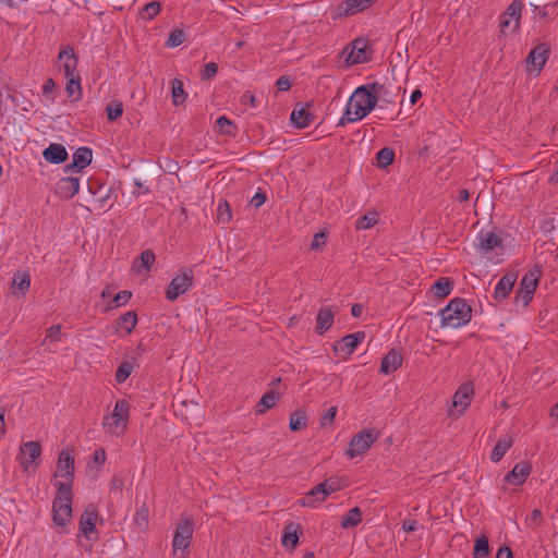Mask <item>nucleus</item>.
I'll return each mask as SVG.
<instances>
[{
    "instance_id": "obj_1",
    "label": "nucleus",
    "mask_w": 558,
    "mask_h": 558,
    "mask_svg": "<svg viewBox=\"0 0 558 558\" xmlns=\"http://www.w3.org/2000/svg\"><path fill=\"white\" fill-rule=\"evenodd\" d=\"M377 98L366 86L357 87L348 100L343 116L338 121V126H344L365 118L376 106Z\"/></svg>"
},
{
    "instance_id": "obj_2",
    "label": "nucleus",
    "mask_w": 558,
    "mask_h": 558,
    "mask_svg": "<svg viewBox=\"0 0 558 558\" xmlns=\"http://www.w3.org/2000/svg\"><path fill=\"white\" fill-rule=\"evenodd\" d=\"M440 316L442 326L459 328L471 320L472 308L465 300L454 298L441 310Z\"/></svg>"
},
{
    "instance_id": "obj_3",
    "label": "nucleus",
    "mask_w": 558,
    "mask_h": 558,
    "mask_svg": "<svg viewBox=\"0 0 558 558\" xmlns=\"http://www.w3.org/2000/svg\"><path fill=\"white\" fill-rule=\"evenodd\" d=\"M130 416V404L126 400L120 399L116 402L110 414L104 416L102 427L106 434L119 437L128 428Z\"/></svg>"
},
{
    "instance_id": "obj_4",
    "label": "nucleus",
    "mask_w": 558,
    "mask_h": 558,
    "mask_svg": "<svg viewBox=\"0 0 558 558\" xmlns=\"http://www.w3.org/2000/svg\"><path fill=\"white\" fill-rule=\"evenodd\" d=\"M58 495L52 505L53 522L64 526L72 515V494L70 483L57 482Z\"/></svg>"
},
{
    "instance_id": "obj_5",
    "label": "nucleus",
    "mask_w": 558,
    "mask_h": 558,
    "mask_svg": "<svg viewBox=\"0 0 558 558\" xmlns=\"http://www.w3.org/2000/svg\"><path fill=\"white\" fill-rule=\"evenodd\" d=\"M378 433H374L371 429H363L351 438L349 442V448L347 450V454L350 458H355L357 456L364 454L378 439Z\"/></svg>"
},
{
    "instance_id": "obj_6",
    "label": "nucleus",
    "mask_w": 558,
    "mask_h": 558,
    "mask_svg": "<svg viewBox=\"0 0 558 558\" xmlns=\"http://www.w3.org/2000/svg\"><path fill=\"white\" fill-rule=\"evenodd\" d=\"M193 283V272L191 269H184L181 274H178L170 281L167 290L166 298L169 301L177 300L180 295L185 293Z\"/></svg>"
},
{
    "instance_id": "obj_7",
    "label": "nucleus",
    "mask_w": 558,
    "mask_h": 558,
    "mask_svg": "<svg viewBox=\"0 0 558 558\" xmlns=\"http://www.w3.org/2000/svg\"><path fill=\"white\" fill-rule=\"evenodd\" d=\"M524 3L522 0H513L500 17V28L505 33L506 29L515 32L519 28L522 9Z\"/></svg>"
},
{
    "instance_id": "obj_8",
    "label": "nucleus",
    "mask_w": 558,
    "mask_h": 558,
    "mask_svg": "<svg viewBox=\"0 0 558 558\" xmlns=\"http://www.w3.org/2000/svg\"><path fill=\"white\" fill-rule=\"evenodd\" d=\"M193 536V523L189 519H181L175 526L172 547L175 553L179 549H186Z\"/></svg>"
},
{
    "instance_id": "obj_9",
    "label": "nucleus",
    "mask_w": 558,
    "mask_h": 558,
    "mask_svg": "<svg viewBox=\"0 0 558 558\" xmlns=\"http://www.w3.org/2000/svg\"><path fill=\"white\" fill-rule=\"evenodd\" d=\"M41 454L40 444L37 441H27L20 447V464L24 471L38 465V458Z\"/></svg>"
},
{
    "instance_id": "obj_10",
    "label": "nucleus",
    "mask_w": 558,
    "mask_h": 558,
    "mask_svg": "<svg viewBox=\"0 0 558 558\" xmlns=\"http://www.w3.org/2000/svg\"><path fill=\"white\" fill-rule=\"evenodd\" d=\"M364 338L363 331L347 335L333 345V351L345 359L353 353Z\"/></svg>"
},
{
    "instance_id": "obj_11",
    "label": "nucleus",
    "mask_w": 558,
    "mask_h": 558,
    "mask_svg": "<svg viewBox=\"0 0 558 558\" xmlns=\"http://www.w3.org/2000/svg\"><path fill=\"white\" fill-rule=\"evenodd\" d=\"M374 0H344L337 5L333 19H342L354 15L367 9Z\"/></svg>"
},
{
    "instance_id": "obj_12",
    "label": "nucleus",
    "mask_w": 558,
    "mask_h": 558,
    "mask_svg": "<svg viewBox=\"0 0 558 558\" xmlns=\"http://www.w3.org/2000/svg\"><path fill=\"white\" fill-rule=\"evenodd\" d=\"M59 61L61 62L60 68L63 69L64 76H77L76 68H77V58L75 56L74 49L71 46H65L62 48L58 56Z\"/></svg>"
},
{
    "instance_id": "obj_13",
    "label": "nucleus",
    "mask_w": 558,
    "mask_h": 558,
    "mask_svg": "<svg viewBox=\"0 0 558 558\" xmlns=\"http://www.w3.org/2000/svg\"><path fill=\"white\" fill-rule=\"evenodd\" d=\"M303 534L302 526L295 522H289L281 536V544L288 551H293L299 545L300 536Z\"/></svg>"
},
{
    "instance_id": "obj_14",
    "label": "nucleus",
    "mask_w": 558,
    "mask_h": 558,
    "mask_svg": "<svg viewBox=\"0 0 558 558\" xmlns=\"http://www.w3.org/2000/svg\"><path fill=\"white\" fill-rule=\"evenodd\" d=\"M57 477H65L66 483H72L74 475V458L68 450H62L59 454L56 474Z\"/></svg>"
},
{
    "instance_id": "obj_15",
    "label": "nucleus",
    "mask_w": 558,
    "mask_h": 558,
    "mask_svg": "<svg viewBox=\"0 0 558 558\" xmlns=\"http://www.w3.org/2000/svg\"><path fill=\"white\" fill-rule=\"evenodd\" d=\"M80 190V179L66 177L62 178L58 181L56 185V194L63 198L70 199L72 198Z\"/></svg>"
},
{
    "instance_id": "obj_16",
    "label": "nucleus",
    "mask_w": 558,
    "mask_h": 558,
    "mask_svg": "<svg viewBox=\"0 0 558 558\" xmlns=\"http://www.w3.org/2000/svg\"><path fill=\"white\" fill-rule=\"evenodd\" d=\"M93 159L92 149L88 147H80L73 154L72 162L64 167V171L68 172L73 169L82 170L90 165Z\"/></svg>"
},
{
    "instance_id": "obj_17",
    "label": "nucleus",
    "mask_w": 558,
    "mask_h": 558,
    "mask_svg": "<svg viewBox=\"0 0 558 558\" xmlns=\"http://www.w3.org/2000/svg\"><path fill=\"white\" fill-rule=\"evenodd\" d=\"M98 513L94 506H88L80 518V531L87 538H90V534L95 530Z\"/></svg>"
},
{
    "instance_id": "obj_18",
    "label": "nucleus",
    "mask_w": 558,
    "mask_h": 558,
    "mask_svg": "<svg viewBox=\"0 0 558 558\" xmlns=\"http://www.w3.org/2000/svg\"><path fill=\"white\" fill-rule=\"evenodd\" d=\"M43 156L48 162L58 165L68 159V151L63 145L52 143L44 149Z\"/></svg>"
},
{
    "instance_id": "obj_19",
    "label": "nucleus",
    "mask_w": 558,
    "mask_h": 558,
    "mask_svg": "<svg viewBox=\"0 0 558 558\" xmlns=\"http://www.w3.org/2000/svg\"><path fill=\"white\" fill-rule=\"evenodd\" d=\"M531 465L527 462H520L506 475L505 480L513 485H521L530 475Z\"/></svg>"
},
{
    "instance_id": "obj_20",
    "label": "nucleus",
    "mask_w": 558,
    "mask_h": 558,
    "mask_svg": "<svg viewBox=\"0 0 558 558\" xmlns=\"http://www.w3.org/2000/svg\"><path fill=\"white\" fill-rule=\"evenodd\" d=\"M517 280V276L514 274L508 272L504 275L498 283L496 284L494 298L497 301H501L508 296L511 292Z\"/></svg>"
},
{
    "instance_id": "obj_21",
    "label": "nucleus",
    "mask_w": 558,
    "mask_h": 558,
    "mask_svg": "<svg viewBox=\"0 0 558 558\" xmlns=\"http://www.w3.org/2000/svg\"><path fill=\"white\" fill-rule=\"evenodd\" d=\"M548 58V48L545 45L536 46L527 56L526 62L534 70L541 71Z\"/></svg>"
},
{
    "instance_id": "obj_22",
    "label": "nucleus",
    "mask_w": 558,
    "mask_h": 558,
    "mask_svg": "<svg viewBox=\"0 0 558 558\" xmlns=\"http://www.w3.org/2000/svg\"><path fill=\"white\" fill-rule=\"evenodd\" d=\"M502 245V240L499 234L494 232H487L485 234H481L478 238L477 247L481 253L488 254L496 247Z\"/></svg>"
},
{
    "instance_id": "obj_23",
    "label": "nucleus",
    "mask_w": 558,
    "mask_h": 558,
    "mask_svg": "<svg viewBox=\"0 0 558 558\" xmlns=\"http://www.w3.org/2000/svg\"><path fill=\"white\" fill-rule=\"evenodd\" d=\"M333 318L335 313L331 311L330 307H320L316 317V331L319 335H323L332 326Z\"/></svg>"
},
{
    "instance_id": "obj_24",
    "label": "nucleus",
    "mask_w": 558,
    "mask_h": 558,
    "mask_svg": "<svg viewBox=\"0 0 558 558\" xmlns=\"http://www.w3.org/2000/svg\"><path fill=\"white\" fill-rule=\"evenodd\" d=\"M473 388L471 385L461 386L453 396V405L460 408V414L470 405Z\"/></svg>"
},
{
    "instance_id": "obj_25",
    "label": "nucleus",
    "mask_w": 558,
    "mask_h": 558,
    "mask_svg": "<svg viewBox=\"0 0 558 558\" xmlns=\"http://www.w3.org/2000/svg\"><path fill=\"white\" fill-rule=\"evenodd\" d=\"M401 364L402 356L396 350H390L381 361L380 372L389 375L397 371Z\"/></svg>"
},
{
    "instance_id": "obj_26",
    "label": "nucleus",
    "mask_w": 558,
    "mask_h": 558,
    "mask_svg": "<svg viewBox=\"0 0 558 558\" xmlns=\"http://www.w3.org/2000/svg\"><path fill=\"white\" fill-rule=\"evenodd\" d=\"M137 324V315L134 311L126 312L123 314L117 322L116 330L117 332L124 331L126 335H130Z\"/></svg>"
},
{
    "instance_id": "obj_27",
    "label": "nucleus",
    "mask_w": 558,
    "mask_h": 558,
    "mask_svg": "<svg viewBox=\"0 0 558 558\" xmlns=\"http://www.w3.org/2000/svg\"><path fill=\"white\" fill-rule=\"evenodd\" d=\"M291 121L296 128L304 129L312 123L313 114L311 113L308 107L294 109L291 113Z\"/></svg>"
},
{
    "instance_id": "obj_28",
    "label": "nucleus",
    "mask_w": 558,
    "mask_h": 558,
    "mask_svg": "<svg viewBox=\"0 0 558 558\" xmlns=\"http://www.w3.org/2000/svg\"><path fill=\"white\" fill-rule=\"evenodd\" d=\"M453 288V282L451 279L447 277H440L435 281V283L432 286V292L437 298H446L448 296Z\"/></svg>"
},
{
    "instance_id": "obj_29",
    "label": "nucleus",
    "mask_w": 558,
    "mask_h": 558,
    "mask_svg": "<svg viewBox=\"0 0 558 558\" xmlns=\"http://www.w3.org/2000/svg\"><path fill=\"white\" fill-rule=\"evenodd\" d=\"M539 280V272L537 270H529L520 282V290H524L525 293L534 294Z\"/></svg>"
},
{
    "instance_id": "obj_30",
    "label": "nucleus",
    "mask_w": 558,
    "mask_h": 558,
    "mask_svg": "<svg viewBox=\"0 0 558 558\" xmlns=\"http://www.w3.org/2000/svg\"><path fill=\"white\" fill-rule=\"evenodd\" d=\"M512 446L511 437L505 436L500 438L495 447L493 448L490 460L493 462H498L502 459L509 448Z\"/></svg>"
},
{
    "instance_id": "obj_31",
    "label": "nucleus",
    "mask_w": 558,
    "mask_h": 558,
    "mask_svg": "<svg viewBox=\"0 0 558 558\" xmlns=\"http://www.w3.org/2000/svg\"><path fill=\"white\" fill-rule=\"evenodd\" d=\"M366 41L363 39H356L353 43V50L349 56V59L351 62L354 63H362L367 60L366 54Z\"/></svg>"
},
{
    "instance_id": "obj_32",
    "label": "nucleus",
    "mask_w": 558,
    "mask_h": 558,
    "mask_svg": "<svg viewBox=\"0 0 558 558\" xmlns=\"http://www.w3.org/2000/svg\"><path fill=\"white\" fill-rule=\"evenodd\" d=\"M279 398L280 396L272 389L265 392L257 403V413L262 414L271 409Z\"/></svg>"
},
{
    "instance_id": "obj_33",
    "label": "nucleus",
    "mask_w": 558,
    "mask_h": 558,
    "mask_svg": "<svg viewBox=\"0 0 558 558\" xmlns=\"http://www.w3.org/2000/svg\"><path fill=\"white\" fill-rule=\"evenodd\" d=\"M326 485L327 484L319 483L318 485L313 487L310 490L308 495L301 499V505L304 507H312L314 504L313 497H317L319 495H322L319 500H324L328 496V492L326 490Z\"/></svg>"
},
{
    "instance_id": "obj_34",
    "label": "nucleus",
    "mask_w": 558,
    "mask_h": 558,
    "mask_svg": "<svg viewBox=\"0 0 558 558\" xmlns=\"http://www.w3.org/2000/svg\"><path fill=\"white\" fill-rule=\"evenodd\" d=\"M307 416L304 410H296L291 413L289 427L292 432H298L306 426Z\"/></svg>"
},
{
    "instance_id": "obj_35",
    "label": "nucleus",
    "mask_w": 558,
    "mask_h": 558,
    "mask_svg": "<svg viewBox=\"0 0 558 558\" xmlns=\"http://www.w3.org/2000/svg\"><path fill=\"white\" fill-rule=\"evenodd\" d=\"M362 520V511L359 507H354L348 511L341 521L343 529L356 526Z\"/></svg>"
},
{
    "instance_id": "obj_36",
    "label": "nucleus",
    "mask_w": 558,
    "mask_h": 558,
    "mask_svg": "<svg viewBox=\"0 0 558 558\" xmlns=\"http://www.w3.org/2000/svg\"><path fill=\"white\" fill-rule=\"evenodd\" d=\"M65 78H66L65 92H66L68 96L72 97L75 94H77L75 97V100H78L82 97V87H81L80 75L65 77Z\"/></svg>"
},
{
    "instance_id": "obj_37",
    "label": "nucleus",
    "mask_w": 558,
    "mask_h": 558,
    "mask_svg": "<svg viewBox=\"0 0 558 558\" xmlns=\"http://www.w3.org/2000/svg\"><path fill=\"white\" fill-rule=\"evenodd\" d=\"M395 159V151L392 148L384 147L376 154L377 167L384 169L391 165Z\"/></svg>"
},
{
    "instance_id": "obj_38",
    "label": "nucleus",
    "mask_w": 558,
    "mask_h": 558,
    "mask_svg": "<svg viewBox=\"0 0 558 558\" xmlns=\"http://www.w3.org/2000/svg\"><path fill=\"white\" fill-rule=\"evenodd\" d=\"M378 221V214L376 211H368L360 217L355 222L357 230H366L375 226Z\"/></svg>"
},
{
    "instance_id": "obj_39",
    "label": "nucleus",
    "mask_w": 558,
    "mask_h": 558,
    "mask_svg": "<svg viewBox=\"0 0 558 558\" xmlns=\"http://www.w3.org/2000/svg\"><path fill=\"white\" fill-rule=\"evenodd\" d=\"M186 99V93L183 88V83L179 78L172 81V101L174 106L183 104Z\"/></svg>"
},
{
    "instance_id": "obj_40",
    "label": "nucleus",
    "mask_w": 558,
    "mask_h": 558,
    "mask_svg": "<svg viewBox=\"0 0 558 558\" xmlns=\"http://www.w3.org/2000/svg\"><path fill=\"white\" fill-rule=\"evenodd\" d=\"M135 363L132 361H123L116 372V380L118 384L124 383L132 374Z\"/></svg>"
},
{
    "instance_id": "obj_41",
    "label": "nucleus",
    "mask_w": 558,
    "mask_h": 558,
    "mask_svg": "<svg viewBox=\"0 0 558 558\" xmlns=\"http://www.w3.org/2000/svg\"><path fill=\"white\" fill-rule=\"evenodd\" d=\"M489 555V544L485 535L477 537L474 546V558H487Z\"/></svg>"
},
{
    "instance_id": "obj_42",
    "label": "nucleus",
    "mask_w": 558,
    "mask_h": 558,
    "mask_svg": "<svg viewBox=\"0 0 558 558\" xmlns=\"http://www.w3.org/2000/svg\"><path fill=\"white\" fill-rule=\"evenodd\" d=\"M108 120L116 121L123 113V104L119 100L110 101L106 107Z\"/></svg>"
},
{
    "instance_id": "obj_43",
    "label": "nucleus",
    "mask_w": 558,
    "mask_h": 558,
    "mask_svg": "<svg viewBox=\"0 0 558 558\" xmlns=\"http://www.w3.org/2000/svg\"><path fill=\"white\" fill-rule=\"evenodd\" d=\"M148 519H149V509L145 504H143L136 510L135 524L138 526V529L145 530L148 524Z\"/></svg>"
},
{
    "instance_id": "obj_44",
    "label": "nucleus",
    "mask_w": 558,
    "mask_h": 558,
    "mask_svg": "<svg viewBox=\"0 0 558 558\" xmlns=\"http://www.w3.org/2000/svg\"><path fill=\"white\" fill-rule=\"evenodd\" d=\"M161 9V3L159 1H151L147 3L142 11V16L145 20H153Z\"/></svg>"
},
{
    "instance_id": "obj_45",
    "label": "nucleus",
    "mask_w": 558,
    "mask_h": 558,
    "mask_svg": "<svg viewBox=\"0 0 558 558\" xmlns=\"http://www.w3.org/2000/svg\"><path fill=\"white\" fill-rule=\"evenodd\" d=\"M185 39V33L183 29L177 28L172 31L167 39L166 46L173 48L180 46Z\"/></svg>"
},
{
    "instance_id": "obj_46",
    "label": "nucleus",
    "mask_w": 558,
    "mask_h": 558,
    "mask_svg": "<svg viewBox=\"0 0 558 558\" xmlns=\"http://www.w3.org/2000/svg\"><path fill=\"white\" fill-rule=\"evenodd\" d=\"M543 513L539 509H534L531 514L525 518V524L529 527L535 529L543 524Z\"/></svg>"
},
{
    "instance_id": "obj_47",
    "label": "nucleus",
    "mask_w": 558,
    "mask_h": 558,
    "mask_svg": "<svg viewBox=\"0 0 558 558\" xmlns=\"http://www.w3.org/2000/svg\"><path fill=\"white\" fill-rule=\"evenodd\" d=\"M31 284L29 277L23 274H16L13 278V287L25 293Z\"/></svg>"
},
{
    "instance_id": "obj_48",
    "label": "nucleus",
    "mask_w": 558,
    "mask_h": 558,
    "mask_svg": "<svg viewBox=\"0 0 558 558\" xmlns=\"http://www.w3.org/2000/svg\"><path fill=\"white\" fill-rule=\"evenodd\" d=\"M141 266L145 269V271H149L151 268V265L155 262V254L151 250H145L142 252L140 256Z\"/></svg>"
},
{
    "instance_id": "obj_49",
    "label": "nucleus",
    "mask_w": 558,
    "mask_h": 558,
    "mask_svg": "<svg viewBox=\"0 0 558 558\" xmlns=\"http://www.w3.org/2000/svg\"><path fill=\"white\" fill-rule=\"evenodd\" d=\"M217 125L219 128V132L225 135L233 134V124L232 122L225 116L218 118Z\"/></svg>"
},
{
    "instance_id": "obj_50",
    "label": "nucleus",
    "mask_w": 558,
    "mask_h": 558,
    "mask_svg": "<svg viewBox=\"0 0 558 558\" xmlns=\"http://www.w3.org/2000/svg\"><path fill=\"white\" fill-rule=\"evenodd\" d=\"M217 218L222 223L229 222L231 220V210L227 202L219 204Z\"/></svg>"
},
{
    "instance_id": "obj_51",
    "label": "nucleus",
    "mask_w": 558,
    "mask_h": 558,
    "mask_svg": "<svg viewBox=\"0 0 558 558\" xmlns=\"http://www.w3.org/2000/svg\"><path fill=\"white\" fill-rule=\"evenodd\" d=\"M338 408L336 405L330 407L320 420V426L326 427L331 424L337 415Z\"/></svg>"
},
{
    "instance_id": "obj_52",
    "label": "nucleus",
    "mask_w": 558,
    "mask_h": 558,
    "mask_svg": "<svg viewBox=\"0 0 558 558\" xmlns=\"http://www.w3.org/2000/svg\"><path fill=\"white\" fill-rule=\"evenodd\" d=\"M218 71V65L215 62L207 63L202 71V78L208 81L213 78Z\"/></svg>"
},
{
    "instance_id": "obj_53",
    "label": "nucleus",
    "mask_w": 558,
    "mask_h": 558,
    "mask_svg": "<svg viewBox=\"0 0 558 558\" xmlns=\"http://www.w3.org/2000/svg\"><path fill=\"white\" fill-rule=\"evenodd\" d=\"M326 243V232L322 231L314 235V239L311 243V248L317 250L320 248Z\"/></svg>"
},
{
    "instance_id": "obj_54",
    "label": "nucleus",
    "mask_w": 558,
    "mask_h": 558,
    "mask_svg": "<svg viewBox=\"0 0 558 558\" xmlns=\"http://www.w3.org/2000/svg\"><path fill=\"white\" fill-rule=\"evenodd\" d=\"M132 293L128 290L120 291L116 294L113 301L116 302L117 306L124 305L128 303V301L131 299Z\"/></svg>"
},
{
    "instance_id": "obj_55",
    "label": "nucleus",
    "mask_w": 558,
    "mask_h": 558,
    "mask_svg": "<svg viewBox=\"0 0 558 558\" xmlns=\"http://www.w3.org/2000/svg\"><path fill=\"white\" fill-rule=\"evenodd\" d=\"M532 298H533L532 293H525L524 290L519 289L517 296H515V302L517 303L522 302L523 306H527L529 303L531 302Z\"/></svg>"
},
{
    "instance_id": "obj_56",
    "label": "nucleus",
    "mask_w": 558,
    "mask_h": 558,
    "mask_svg": "<svg viewBox=\"0 0 558 558\" xmlns=\"http://www.w3.org/2000/svg\"><path fill=\"white\" fill-rule=\"evenodd\" d=\"M276 86L279 90H289L291 88V81L288 76H281L277 80Z\"/></svg>"
},
{
    "instance_id": "obj_57",
    "label": "nucleus",
    "mask_w": 558,
    "mask_h": 558,
    "mask_svg": "<svg viewBox=\"0 0 558 558\" xmlns=\"http://www.w3.org/2000/svg\"><path fill=\"white\" fill-rule=\"evenodd\" d=\"M60 329H61L60 325L51 326V327L47 330L46 339H49V340H51V341H57V340H59Z\"/></svg>"
},
{
    "instance_id": "obj_58",
    "label": "nucleus",
    "mask_w": 558,
    "mask_h": 558,
    "mask_svg": "<svg viewBox=\"0 0 558 558\" xmlns=\"http://www.w3.org/2000/svg\"><path fill=\"white\" fill-rule=\"evenodd\" d=\"M56 88V83L52 78H48L46 80L44 86H43V94L46 96V97H49L53 90Z\"/></svg>"
},
{
    "instance_id": "obj_59",
    "label": "nucleus",
    "mask_w": 558,
    "mask_h": 558,
    "mask_svg": "<svg viewBox=\"0 0 558 558\" xmlns=\"http://www.w3.org/2000/svg\"><path fill=\"white\" fill-rule=\"evenodd\" d=\"M266 202V195L264 193H256L252 199L251 205L255 208L260 207Z\"/></svg>"
},
{
    "instance_id": "obj_60",
    "label": "nucleus",
    "mask_w": 558,
    "mask_h": 558,
    "mask_svg": "<svg viewBox=\"0 0 558 558\" xmlns=\"http://www.w3.org/2000/svg\"><path fill=\"white\" fill-rule=\"evenodd\" d=\"M105 461H106V451H105L104 448H98L94 452V462L99 463V464H104Z\"/></svg>"
},
{
    "instance_id": "obj_61",
    "label": "nucleus",
    "mask_w": 558,
    "mask_h": 558,
    "mask_svg": "<svg viewBox=\"0 0 558 558\" xmlns=\"http://www.w3.org/2000/svg\"><path fill=\"white\" fill-rule=\"evenodd\" d=\"M323 484H327L326 485V490L328 492V495H330L331 493L336 492L339 489V484L337 481L335 480H326L325 482H323Z\"/></svg>"
},
{
    "instance_id": "obj_62",
    "label": "nucleus",
    "mask_w": 558,
    "mask_h": 558,
    "mask_svg": "<svg viewBox=\"0 0 558 558\" xmlns=\"http://www.w3.org/2000/svg\"><path fill=\"white\" fill-rule=\"evenodd\" d=\"M497 558H513V555L508 546H502L498 549Z\"/></svg>"
},
{
    "instance_id": "obj_63",
    "label": "nucleus",
    "mask_w": 558,
    "mask_h": 558,
    "mask_svg": "<svg viewBox=\"0 0 558 558\" xmlns=\"http://www.w3.org/2000/svg\"><path fill=\"white\" fill-rule=\"evenodd\" d=\"M416 529V521L415 520H405L402 524V530L404 532H413Z\"/></svg>"
},
{
    "instance_id": "obj_64",
    "label": "nucleus",
    "mask_w": 558,
    "mask_h": 558,
    "mask_svg": "<svg viewBox=\"0 0 558 558\" xmlns=\"http://www.w3.org/2000/svg\"><path fill=\"white\" fill-rule=\"evenodd\" d=\"M365 86L367 87L368 90L374 93V96H376V97H377L378 94L381 93V89L384 88V85H380L379 83H376V82L367 84Z\"/></svg>"
}]
</instances>
